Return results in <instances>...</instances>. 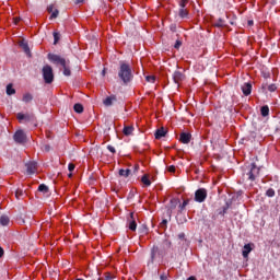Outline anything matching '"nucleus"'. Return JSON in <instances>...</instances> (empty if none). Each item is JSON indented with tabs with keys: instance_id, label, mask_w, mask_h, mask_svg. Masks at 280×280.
<instances>
[{
	"instance_id": "f257e3e1",
	"label": "nucleus",
	"mask_w": 280,
	"mask_h": 280,
	"mask_svg": "<svg viewBox=\"0 0 280 280\" xmlns=\"http://www.w3.org/2000/svg\"><path fill=\"white\" fill-rule=\"evenodd\" d=\"M118 78L120 82L128 86L132 80H135V73L132 71V66L128 61H119L118 66Z\"/></svg>"
},
{
	"instance_id": "f03ea898",
	"label": "nucleus",
	"mask_w": 280,
	"mask_h": 280,
	"mask_svg": "<svg viewBox=\"0 0 280 280\" xmlns=\"http://www.w3.org/2000/svg\"><path fill=\"white\" fill-rule=\"evenodd\" d=\"M260 172H261V168H259L257 164L252 163L248 166L247 172L244 173V176H247V180H249L250 183H255V180H257V178H259Z\"/></svg>"
},
{
	"instance_id": "7ed1b4c3",
	"label": "nucleus",
	"mask_w": 280,
	"mask_h": 280,
	"mask_svg": "<svg viewBox=\"0 0 280 280\" xmlns=\"http://www.w3.org/2000/svg\"><path fill=\"white\" fill-rule=\"evenodd\" d=\"M42 73H43L44 82L46 84H51V82H54V68H51V66L49 65L44 66L42 69Z\"/></svg>"
},
{
	"instance_id": "20e7f679",
	"label": "nucleus",
	"mask_w": 280,
	"mask_h": 280,
	"mask_svg": "<svg viewBox=\"0 0 280 280\" xmlns=\"http://www.w3.org/2000/svg\"><path fill=\"white\" fill-rule=\"evenodd\" d=\"M208 191L207 188H199L195 191V202L202 203L207 200Z\"/></svg>"
},
{
	"instance_id": "39448f33",
	"label": "nucleus",
	"mask_w": 280,
	"mask_h": 280,
	"mask_svg": "<svg viewBox=\"0 0 280 280\" xmlns=\"http://www.w3.org/2000/svg\"><path fill=\"white\" fill-rule=\"evenodd\" d=\"M13 139L15 143H27V135L25 133V131H23V129L15 131V133L13 135Z\"/></svg>"
},
{
	"instance_id": "423d86ee",
	"label": "nucleus",
	"mask_w": 280,
	"mask_h": 280,
	"mask_svg": "<svg viewBox=\"0 0 280 280\" xmlns=\"http://www.w3.org/2000/svg\"><path fill=\"white\" fill-rule=\"evenodd\" d=\"M48 60H50V62H54V65H60L61 67H65V65H67V60L56 54H48Z\"/></svg>"
},
{
	"instance_id": "0eeeda50",
	"label": "nucleus",
	"mask_w": 280,
	"mask_h": 280,
	"mask_svg": "<svg viewBox=\"0 0 280 280\" xmlns=\"http://www.w3.org/2000/svg\"><path fill=\"white\" fill-rule=\"evenodd\" d=\"M127 226L129 231H137V215L135 212L129 213V217L127 218Z\"/></svg>"
},
{
	"instance_id": "6e6552de",
	"label": "nucleus",
	"mask_w": 280,
	"mask_h": 280,
	"mask_svg": "<svg viewBox=\"0 0 280 280\" xmlns=\"http://www.w3.org/2000/svg\"><path fill=\"white\" fill-rule=\"evenodd\" d=\"M156 259H163V250H161L159 246H153L151 249V264H154Z\"/></svg>"
},
{
	"instance_id": "1a4fd4ad",
	"label": "nucleus",
	"mask_w": 280,
	"mask_h": 280,
	"mask_svg": "<svg viewBox=\"0 0 280 280\" xmlns=\"http://www.w3.org/2000/svg\"><path fill=\"white\" fill-rule=\"evenodd\" d=\"M185 80V74L180 71H175L173 73V81L175 82V84H177V88L180 86V82H183Z\"/></svg>"
},
{
	"instance_id": "9d476101",
	"label": "nucleus",
	"mask_w": 280,
	"mask_h": 280,
	"mask_svg": "<svg viewBox=\"0 0 280 280\" xmlns=\"http://www.w3.org/2000/svg\"><path fill=\"white\" fill-rule=\"evenodd\" d=\"M241 91L245 97H248L250 93H253V84L250 82H246L241 86Z\"/></svg>"
},
{
	"instance_id": "9b49d317",
	"label": "nucleus",
	"mask_w": 280,
	"mask_h": 280,
	"mask_svg": "<svg viewBox=\"0 0 280 280\" xmlns=\"http://www.w3.org/2000/svg\"><path fill=\"white\" fill-rule=\"evenodd\" d=\"M253 246H255L253 243L244 245L243 252H242L244 259H248V255H250V253L253 252Z\"/></svg>"
},
{
	"instance_id": "f8f14e48",
	"label": "nucleus",
	"mask_w": 280,
	"mask_h": 280,
	"mask_svg": "<svg viewBox=\"0 0 280 280\" xmlns=\"http://www.w3.org/2000/svg\"><path fill=\"white\" fill-rule=\"evenodd\" d=\"M179 141H180V143H184V144L187 145L188 143L191 142V133H189V132H182L179 135Z\"/></svg>"
},
{
	"instance_id": "ddd939ff",
	"label": "nucleus",
	"mask_w": 280,
	"mask_h": 280,
	"mask_svg": "<svg viewBox=\"0 0 280 280\" xmlns=\"http://www.w3.org/2000/svg\"><path fill=\"white\" fill-rule=\"evenodd\" d=\"M38 164L36 162H28L26 163V172L27 174H36V170Z\"/></svg>"
},
{
	"instance_id": "4468645a",
	"label": "nucleus",
	"mask_w": 280,
	"mask_h": 280,
	"mask_svg": "<svg viewBox=\"0 0 280 280\" xmlns=\"http://www.w3.org/2000/svg\"><path fill=\"white\" fill-rule=\"evenodd\" d=\"M18 119H19V121H23V119L25 121H32V119H34V114H22V113H19L18 114Z\"/></svg>"
},
{
	"instance_id": "2eb2a0df",
	"label": "nucleus",
	"mask_w": 280,
	"mask_h": 280,
	"mask_svg": "<svg viewBox=\"0 0 280 280\" xmlns=\"http://www.w3.org/2000/svg\"><path fill=\"white\" fill-rule=\"evenodd\" d=\"M178 205H180V200L176 199V198H173L170 200L168 202V210L170 211H174V209H176V207H178Z\"/></svg>"
},
{
	"instance_id": "dca6fc26",
	"label": "nucleus",
	"mask_w": 280,
	"mask_h": 280,
	"mask_svg": "<svg viewBox=\"0 0 280 280\" xmlns=\"http://www.w3.org/2000/svg\"><path fill=\"white\" fill-rule=\"evenodd\" d=\"M113 102H117V96L115 95H112V96H108L104 100L103 104L105 106H113Z\"/></svg>"
},
{
	"instance_id": "f3484780",
	"label": "nucleus",
	"mask_w": 280,
	"mask_h": 280,
	"mask_svg": "<svg viewBox=\"0 0 280 280\" xmlns=\"http://www.w3.org/2000/svg\"><path fill=\"white\" fill-rule=\"evenodd\" d=\"M165 135H167V131H165V129L162 127L155 131L154 137H155V139H163V137H165Z\"/></svg>"
},
{
	"instance_id": "a211bd4d",
	"label": "nucleus",
	"mask_w": 280,
	"mask_h": 280,
	"mask_svg": "<svg viewBox=\"0 0 280 280\" xmlns=\"http://www.w3.org/2000/svg\"><path fill=\"white\" fill-rule=\"evenodd\" d=\"M178 16H179V19H189V10L188 9H179Z\"/></svg>"
},
{
	"instance_id": "6ab92c4d",
	"label": "nucleus",
	"mask_w": 280,
	"mask_h": 280,
	"mask_svg": "<svg viewBox=\"0 0 280 280\" xmlns=\"http://www.w3.org/2000/svg\"><path fill=\"white\" fill-rule=\"evenodd\" d=\"M122 132H124L125 137H130V135H132V132H135V127L125 126L122 129Z\"/></svg>"
},
{
	"instance_id": "aec40b11",
	"label": "nucleus",
	"mask_w": 280,
	"mask_h": 280,
	"mask_svg": "<svg viewBox=\"0 0 280 280\" xmlns=\"http://www.w3.org/2000/svg\"><path fill=\"white\" fill-rule=\"evenodd\" d=\"M260 114L262 117H268L270 115V107H268V105H264L260 108Z\"/></svg>"
},
{
	"instance_id": "412c9836",
	"label": "nucleus",
	"mask_w": 280,
	"mask_h": 280,
	"mask_svg": "<svg viewBox=\"0 0 280 280\" xmlns=\"http://www.w3.org/2000/svg\"><path fill=\"white\" fill-rule=\"evenodd\" d=\"M32 100H34V96L31 93H25L22 97V102H24L25 104H30Z\"/></svg>"
},
{
	"instance_id": "4be33fe9",
	"label": "nucleus",
	"mask_w": 280,
	"mask_h": 280,
	"mask_svg": "<svg viewBox=\"0 0 280 280\" xmlns=\"http://www.w3.org/2000/svg\"><path fill=\"white\" fill-rule=\"evenodd\" d=\"M74 113L81 114L84 113V106L80 103L74 104L73 106Z\"/></svg>"
},
{
	"instance_id": "5701e85b",
	"label": "nucleus",
	"mask_w": 280,
	"mask_h": 280,
	"mask_svg": "<svg viewBox=\"0 0 280 280\" xmlns=\"http://www.w3.org/2000/svg\"><path fill=\"white\" fill-rule=\"evenodd\" d=\"M118 174L119 176H124V178H128L130 176V168H127V170L120 168Z\"/></svg>"
},
{
	"instance_id": "b1692460",
	"label": "nucleus",
	"mask_w": 280,
	"mask_h": 280,
	"mask_svg": "<svg viewBox=\"0 0 280 280\" xmlns=\"http://www.w3.org/2000/svg\"><path fill=\"white\" fill-rule=\"evenodd\" d=\"M141 183H143V185H145V187H150V185H152V182L150 180V177H148V175L142 176Z\"/></svg>"
},
{
	"instance_id": "393cba45",
	"label": "nucleus",
	"mask_w": 280,
	"mask_h": 280,
	"mask_svg": "<svg viewBox=\"0 0 280 280\" xmlns=\"http://www.w3.org/2000/svg\"><path fill=\"white\" fill-rule=\"evenodd\" d=\"M0 224L2 226H8V224H10V218H8L5 215L0 217Z\"/></svg>"
},
{
	"instance_id": "a878e982",
	"label": "nucleus",
	"mask_w": 280,
	"mask_h": 280,
	"mask_svg": "<svg viewBox=\"0 0 280 280\" xmlns=\"http://www.w3.org/2000/svg\"><path fill=\"white\" fill-rule=\"evenodd\" d=\"M38 191H40L42 194H49V187H47V185L45 184H40L38 186Z\"/></svg>"
},
{
	"instance_id": "bb28decb",
	"label": "nucleus",
	"mask_w": 280,
	"mask_h": 280,
	"mask_svg": "<svg viewBox=\"0 0 280 280\" xmlns=\"http://www.w3.org/2000/svg\"><path fill=\"white\" fill-rule=\"evenodd\" d=\"M16 93V90L12 88V83L7 85V95H14Z\"/></svg>"
},
{
	"instance_id": "cd10ccee",
	"label": "nucleus",
	"mask_w": 280,
	"mask_h": 280,
	"mask_svg": "<svg viewBox=\"0 0 280 280\" xmlns=\"http://www.w3.org/2000/svg\"><path fill=\"white\" fill-rule=\"evenodd\" d=\"M21 47H22L23 51H25V54H26L27 56H32V52L30 51V45H27V44H25V43H22V44H21Z\"/></svg>"
},
{
	"instance_id": "c85d7f7f",
	"label": "nucleus",
	"mask_w": 280,
	"mask_h": 280,
	"mask_svg": "<svg viewBox=\"0 0 280 280\" xmlns=\"http://www.w3.org/2000/svg\"><path fill=\"white\" fill-rule=\"evenodd\" d=\"M187 3H189V0H179L178 2L179 10L187 9Z\"/></svg>"
},
{
	"instance_id": "c756f323",
	"label": "nucleus",
	"mask_w": 280,
	"mask_h": 280,
	"mask_svg": "<svg viewBox=\"0 0 280 280\" xmlns=\"http://www.w3.org/2000/svg\"><path fill=\"white\" fill-rule=\"evenodd\" d=\"M214 27H226V23L224 22V20L219 19L217 23H214Z\"/></svg>"
},
{
	"instance_id": "7c9ffc66",
	"label": "nucleus",
	"mask_w": 280,
	"mask_h": 280,
	"mask_svg": "<svg viewBox=\"0 0 280 280\" xmlns=\"http://www.w3.org/2000/svg\"><path fill=\"white\" fill-rule=\"evenodd\" d=\"M62 67H63V75H67V77L71 75V69L67 66V63H65V66Z\"/></svg>"
},
{
	"instance_id": "2f4dec72",
	"label": "nucleus",
	"mask_w": 280,
	"mask_h": 280,
	"mask_svg": "<svg viewBox=\"0 0 280 280\" xmlns=\"http://www.w3.org/2000/svg\"><path fill=\"white\" fill-rule=\"evenodd\" d=\"M187 205H189V199L184 200L183 203L179 205V211H185V207H187Z\"/></svg>"
},
{
	"instance_id": "473e14b6",
	"label": "nucleus",
	"mask_w": 280,
	"mask_h": 280,
	"mask_svg": "<svg viewBox=\"0 0 280 280\" xmlns=\"http://www.w3.org/2000/svg\"><path fill=\"white\" fill-rule=\"evenodd\" d=\"M58 40H60V33H54V45H58Z\"/></svg>"
},
{
	"instance_id": "72a5a7b5",
	"label": "nucleus",
	"mask_w": 280,
	"mask_h": 280,
	"mask_svg": "<svg viewBox=\"0 0 280 280\" xmlns=\"http://www.w3.org/2000/svg\"><path fill=\"white\" fill-rule=\"evenodd\" d=\"M266 196H268V198H275V189L269 188V189L266 191Z\"/></svg>"
},
{
	"instance_id": "f704fd0d",
	"label": "nucleus",
	"mask_w": 280,
	"mask_h": 280,
	"mask_svg": "<svg viewBox=\"0 0 280 280\" xmlns=\"http://www.w3.org/2000/svg\"><path fill=\"white\" fill-rule=\"evenodd\" d=\"M23 194H24L23 189H16L15 190V198L18 200L21 199V197H23Z\"/></svg>"
},
{
	"instance_id": "c9c22d12",
	"label": "nucleus",
	"mask_w": 280,
	"mask_h": 280,
	"mask_svg": "<svg viewBox=\"0 0 280 280\" xmlns=\"http://www.w3.org/2000/svg\"><path fill=\"white\" fill-rule=\"evenodd\" d=\"M147 82H151V84H154V82L156 81V77L154 75H148L145 78Z\"/></svg>"
},
{
	"instance_id": "e433bc0d",
	"label": "nucleus",
	"mask_w": 280,
	"mask_h": 280,
	"mask_svg": "<svg viewBox=\"0 0 280 280\" xmlns=\"http://www.w3.org/2000/svg\"><path fill=\"white\" fill-rule=\"evenodd\" d=\"M58 14H60V12L58 11V9H55L49 19H58Z\"/></svg>"
},
{
	"instance_id": "4c0bfd02",
	"label": "nucleus",
	"mask_w": 280,
	"mask_h": 280,
	"mask_svg": "<svg viewBox=\"0 0 280 280\" xmlns=\"http://www.w3.org/2000/svg\"><path fill=\"white\" fill-rule=\"evenodd\" d=\"M268 91H269L270 93H275V91H277V85H276L275 83L268 85Z\"/></svg>"
},
{
	"instance_id": "58836bf2",
	"label": "nucleus",
	"mask_w": 280,
	"mask_h": 280,
	"mask_svg": "<svg viewBox=\"0 0 280 280\" xmlns=\"http://www.w3.org/2000/svg\"><path fill=\"white\" fill-rule=\"evenodd\" d=\"M98 280H113V276L110 273H106L105 277L98 278Z\"/></svg>"
},
{
	"instance_id": "ea45409f",
	"label": "nucleus",
	"mask_w": 280,
	"mask_h": 280,
	"mask_svg": "<svg viewBox=\"0 0 280 280\" xmlns=\"http://www.w3.org/2000/svg\"><path fill=\"white\" fill-rule=\"evenodd\" d=\"M107 150H108L109 152H112V154H116V152H117V150H115V147H113V145H110V144L107 145Z\"/></svg>"
},
{
	"instance_id": "a19ab883",
	"label": "nucleus",
	"mask_w": 280,
	"mask_h": 280,
	"mask_svg": "<svg viewBox=\"0 0 280 280\" xmlns=\"http://www.w3.org/2000/svg\"><path fill=\"white\" fill-rule=\"evenodd\" d=\"M182 45H183V42L176 40V43H175V45H174V48H175V49H180Z\"/></svg>"
},
{
	"instance_id": "79ce46f5",
	"label": "nucleus",
	"mask_w": 280,
	"mask_h": 280,
	"mask_svg": "<svg viewBox=\"0 0 280 280\" xmlns=\"http://www.w3.org/2000/svg\"><path fill=\"white\" fill-rule=\"evenodd\" d=\"M68 170H69V172H73V170H75V164L70 163V164L68 165Z\"/></svg>"
},
{
	"instance_id": "37998d69",
	"label": "nucleus",
	"mask_w": 280,
	"mask_h": 280,
	"mask_svg": "<svg viewBox=\"0 0 280 280\" xmlns=\"http://www.w3.org/2000/svg\"><path fill=\"white\" fill-rule=\"evenodd\" d=\"M47 12H49V14H51L54 12V4H50L48 8H47Z\"/></svg>"
},
{
	"instance_id": "c03bdc74",
	"label": "nucleus",
	"mask_w": 280,
	"mask_h": 280,
	"mask_svg": "<svg viewBox=\"0 0 280 280\" xmlns=\"http://www.w3.org/2000/svg\"><path fill=\"white\" fill-rule=\"evenodd\" d=\"M45 152H49L51 150V147L49 144L44 145Z\"/></svg>"
},
{
	"instance_id": "a18cd8bd",
	"label": "nucleus",
	"mask_w": 280,
	"mask_h": 280,
	"mask_svg": "<svg viewBox=\"0 0 280 280\" xmlns=\"http://www.w3.org/2000/svg\"><path fill=\"white\" fill-rule=\"evenodd\" d=\"M168 172H172V173L176 172V166L174 165L168 166Z\"/></svg>"
},
{
	"instance_id": "49530a36",
	"label": "nucleus",
	"mask_w": 280,
	"mask_h": 280,
	"mask_svg": "<svg viewBox=\"0 0 280 280\" xmlns=\"http://www.w3.org/2000/svg\"><path fill=\"white\" fill-rule=\"evenodd\" d=\"M247 25H248L249 27H253V25H255V22H254L253 20H248V21H247Z\"/></svg>"
},
{
	"instance_id": "de8ad7c7",
	"label": "nucleus",
	"mask_w": 280,
	"mask_h": 280,
	"mask_svg": "<svg viewBox=\"0 0 280 280\" xmlns=\"http://www.w3.org/2000/svg\"><path fill=\"white\" fill-rule=\"evenodd\" d=\"M226 211H229V206L223 207V211L221 212V214L224 215V213H226Z\"/></svg>"
},
{
	"instance_id": "09e8293b",
	"label": "nucleus",
	"mask_w": 280,
	"mask_h": 280,
	"mask_svg": "<svg viewBox=\"0 0 280 280\" xmlns=\"http://www.w3.org/2000/svg\"><path fill=\"white\" fill-rule=\"evenodd\" d=\"M160 280H167V275L162 273V275L160 276Z\"/></svg>"
},
{
	"instance_id": "8fccbe9b",
	"label": "nucleus",
	"mask_w": 280,
	"mask_h": 280,
	"mask_svg": "<svg viewBox=\"0 0 280 280\" xmlns=\"http://www.w3.org/2000/svg\"><path fill=\"white\" fill-rule=\"evenodd\" d=\"M161 226H167V219H164V220L161 222Z\"/></svg>"
},
{
	"instance_id": "3c124183",
	"label": "nucleus",
	"mask_w": 280,
	"mask_h": 280,
	"mask_svg": "<svg viewBox=\"0 0 280 280\" xmlns=\"http://www.w3.org/2000/svg\"><path fill=\"white\" fill-rule=\"evenodd\" d=\"M178 240H185V233H179L178 234Z\"/></svg>"
},
{
	"instance_id": "603ef678",
	"label": "nucleus",
	"mask_w": 280,
	"mask_h": 280,
	"mask_svg": "<svg viewBox=\"0 0 280 280\" xmlns=\"http://www.w3.org/2000/svg\"><path fill=\"white\" fill-rule=\"evenodd\" d=\"M19 21H21V18H15V19H14L15 25L19 23Z\"/></svg>"
},
{
	"instance_id": "864d4df0",
	"label": "nucleus",
	"mask_w": 280,
	"mask_h": 280,
	"mask_svg": "<svg viewBox=\"0 0 280 280\" xmlns=\"http://www.w3.org/2000/svg\"><path fill=\"white\" fill-rule=\"evenodd\" d=\"M3 249H2V247H0V257H3Z\"/></svg>"
},
{
	"instance_id": "5fc2aeb1",
	"label": "nucleus",
	"mask_w": 280,
	"mask_h": 280,
	"mask_svg": "<svg viewBox=\"0 0 280 280\" xmlns=\"http://www.w3.org/2000/svg\"><path fill=\"white\" fill-rule=\"evenodd\" d=\"M75 3H84V0H75Z\"/></svg>"
},
{
	"instance_id": "6e6d98bb",
	"label": "nucleus",
	"mask_w": 280,
	"mask_h": 280,
	"mask_svg": "<svg viewBox=\"0 0 280 280\" xmlns=\"http://www.w3.org/2000/svg\"><path fill=\"white\" fill-rule=\"evenodd\" d=\"M187 280H196V277L190 276Z\"/></svg>"
},
{
	"instance_id": "4d7b16f0",
	"label": "nucleus",
	"mask_w": 280,
	"mask_h": 280,
	"mask_svg": "<svg viewBox=\"0 0 280 280\" xmlns=\"http://www.w3.org/2000/svg\"><path fill=\"white\" fill-rule=\"evenodd\" d=\"M171 27H176V24H171Z\"/></svg>"
},
{
	"instance_id": "13d9d810",
	"label": "nucleus",
	"mask_w": 280,
	"mask_h": 280,
	"mask_svg": "<svg viewBox=\"0 0 280 280\" xmlns=\"http://www.w3.org/2000/svg\"><path fill=\"white\" fill-rule=\"evenodd\" d=\"M265 78H270V74H265Z\"/></svg>"
},
{
	"instance_id": "bf43d9fd",
	"label": "nucleus",
	"mask_w": 280,
	"mask_h": 280,
	"mask_svg": "<svg viewBox=\"0 0 280 280\" xmlns=\"http://www.w3.org/2000/svg\"><path fill=\"white\" fill-rule=\"evenodd\" d=\"M68 176H69V178H71L73 176V174L70 173Z\"/></svg>"
},
{
	"instance_id": "052dcab7",
	"label": "nucleus",
	"mask_w": 280,
	"mask_h": 280,
	"mask_svg": "<svg viewBox=\"0 0 280 280\" xmlns=\"http://www.w3.org/2000/svg\"><path fill=\"white\" fill-rule=\"evenodd\" d=\"M106 73V70H103V75Z\"/></svg>"
}]
</instances>
